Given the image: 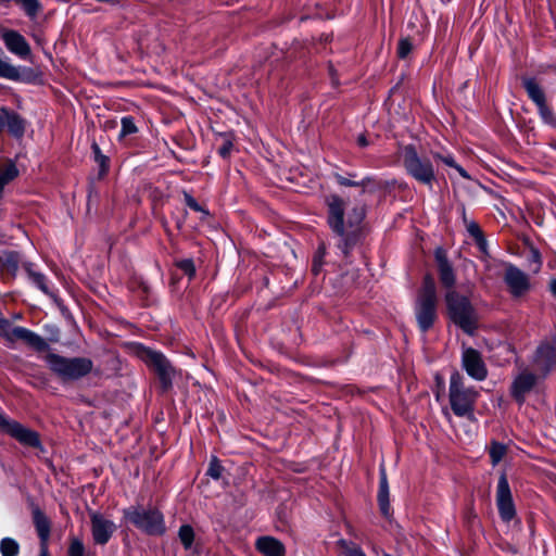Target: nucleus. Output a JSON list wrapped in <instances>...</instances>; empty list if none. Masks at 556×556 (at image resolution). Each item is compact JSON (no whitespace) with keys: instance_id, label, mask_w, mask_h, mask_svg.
I'll return each mask as SVG.
<instances>
[{"instance_id":"obj_24","label":"nucleus","mask_w":556,"mask_h":556,"mask_svg":"<svg viewBox=\"0 0 556 556\" xmlns=\"http://www.w3.org/2000/svg\"><path fill=\"white\" fill-rule=\"evenodd\" d=\"M465 228L468 235L473 239L479 251L483 255L489 256L488 241L479 224L476 220H472L471 223H468Z\"/></svg>"},{"instance_id":"obj_33","label":"nucleus","mask_w":556,"mask_h":556,"mask_svg":"<svg viewBox=\"0 0 556 556\" xmlns=\"http://www.w3.org/2000/svg\"><path fill=\"white\" fill-rule=\"evenodd\" d=\"M507 447L505 444L500 442H492L489 454L493 466L497 465L503 457L506 455Z\"/></svg>"},{"instance_id":"obj_46","label":"nucleus","mask_w":556,"mask_h":556,"mask_svg":"<svg viewBox=\"0 0 556 556\" xmlns=\"http://www.w3.org/2000/svg\"><path fill=\"white\" fill-rule=\"evenodd\" d=\"M15 420L9 419L1 410H0V429L4 432H9V428L12 427Z\"/></svg>"},{"instance_id":"obj_2","label":"nucleus","mask_w":556,"mask_h":556,"mask_svg":"<svg viewBox=\"0 0 556 556\" xmlns=\"http://www.w3.org/2000/svg\"><path fill=\"white\" fill-rule=\"evenodd\" d=\"M479 392L464 384L463 377L455 371L451 375L448 400L451 409L457 417L475 420V407Z\"/></svg>"},{"instance_id":"obj_26","label":"nucleus","mask_w":556,"mask_h":556,"mask_svg":"<svg viewBox=\"0 0 556 556\" xmlns=\"http://www.w3.org/2000/svg\"><path fill=\"white\" fill-rule=\"evenodd\" d=\"M0 77L10 79V80H18L21 79V72L18 67L14 66L5 59H3V50L0 48Z\"/></svg>"},{"instance_id":"obj_20","label":"nucleus","mask_w":556,"mask_h":556,"mask_svg":"<svg viewBox=\"0 0 556 556\" xmlns=\"http://www.w3.org/2000/svg\"><path fill=\"white\" fill-rule=\"evenodd\" d=\"M378 504L381 514L384 517H390L391 506L389 500V483L384 467L380 468L379 490H378Z\"/></svg>"},{"instance_id":"obj_45","label":"nucleus","mask_w":556,"mask_h":556,"mask_svg":"<svg viewBox=\"0 0 556 556\" xmlns=\"http://www.w3.org/2000/svg\"><path fill=\"white\" fill-rule=\"evenodd\" d=\"M92 150H93L94 155H96V161L100 164V166L103 169H106V167H108V157L104 156L103 154H101L100 148H99V146L97 143L92 144Z\"/></svg>"},{"instance_id":"obj_14","label":"nucleus","mask_w":556,"mask_h":556,"mask_svg":"<svg viewBox=\"0 0 556 556\" xmlns=\"http://www.w3.org/2000/svg\"><path fill=\"white\" fill-rule=\"evenodd\" d=\"M463 367L466 372L478 381H482L486 378L488 370L482 361L481 354L472 349H465L462 356Z\"/></svg>"},{"instance_id":"obj_37","label":"nucleus","mask_w":556,"mask_h":556,"mask_svg":"<svg viewBox=\"0 0 556 556\" xmlns=\"http://www.w3.org/2000/svg\"><path fill=\"white\" fill-rule=\"evenodd\" d=\"M176 266L181 269L190 279L195 276V267L191 258H185L176 262Z\"/></svg>"},{"instance_id":"obj_10","label":"nucleus","mask_w":556,"mask_h":556,"mask_svg":"<svg viewBox=\"0 0 556 556\" xmlns=\"http://www.w3.org/2000/svg\"><path fill=\"white\" fill-rule=\"evenodd\" d=\"M496 505L498 508L500 516L504 521L509 522L510 520L514 519L516 515V509L513 502L509 483L504 473L501 475L497 482Z\"/></svg>"},{"instance_id":"obj_19","label":"nucleus","mask_w":556,"mask_h":556,"mask_svg":"<svg viewBox=\"0 0 556 556\" xmlns=\"http://www.w3.org/2000/svg\"><path fill=\"white\" fill-rule=\"evenodd\" d=\"M1 114H3L4 126L8 131L15 138H22L26 130V121L16 112L2 106Z\"/></svg>"},{"instance_id":"obj_4","label":"nucleus","mask_w":556,"mask_h":556,"mask_svg":"<svg viewBox=\"0 0 556 556\" xmlns=\"http://www.w3.org/2000/svg\"><path fill=\"white\" fill-rule=\"evenodd\" d=\"M49 369L62 381H75L91 372L93 363L87 357H65L56 353L45 356Z\"/></svg>"},{"instance_id":"obj_49","label":"nucleus","mask_w":556,"mask_h":556,"mask_svg":"<svg viewBox=\"0 0 556 556\" xmlns=\"http://www.w3.org/2000/svg\"><path fill=\"white\" fill-rule=\"evenodd\" d=\"M458 211H459V214L462 216V220H463V224L465 227L468 225V223H471L473 220L467 216L466 207L464 204L459 205Z\"/></svg>"},{"instance_id":"obj_7","label":"nucleus","mask_w":556,"mask_h":556,"mask_svg":"<svg viewBox=\"0 0 556 556\" xmlns=\"http://www.w3.org/2000/svg\"><path fill=\"white\" fill-rule=\"evenodd\" d=\"M403 166L406 173L416 181L432 187L435 180V173L431 161L420 156L412 144L403 149Z\"/></svg>"},{"instance_id":"obj_38","label":"nucleus","mask_w":556,"mask_h":556,"mask_svg":"<svg viewBox=\"0 0 556 556\" xmlns=\"http://www.w3.org/2000/svg\"><path fill=\"white\" fill-rule=\"evenodd\" d=\"M223 472V466L220 465L217 457H213L210 462L208 468H207V476L211 478L218 480L222 477Z\"/></svg>"},{"instance_id":"obj_6","label":"nucleus","mask_w":556,"mask_h":556,"mask_svg":"<svg viewBox=\"0 0 556 556\" xmlns=\"http://www.w3.org/2000/svg\"><path fill=\"white\" fill-rule=\"evenodd\" d=\"M445 302L450 318L465 332L472 333L476 328V313L467 296L455 290H448Z\"/></svg>"},{"instance_id":"obj_17","label":"nucleus","mask_w":556,"mask_h":556,"mask_svg":"<svg viewBox=\"0 0 556 556\" xmlns=\"http://www.w3.org/2000/svg\"><path fill=\"white\" fill-rule=\"evenodd\" d=\"M434 258H435V262L438 265L439 277H440L441 283L445 288L453 290L452 288L454 287V285L456 282V277L454 274L453 266L447 258L445 250L442 248H437L434 251Z\"/></svg>"},{"instance_id":"obj_32","label":"nucleus","mask_w":556,"mask_h":556,"mask_svg":"<svg viewBox=\"0 0 556 556\" xmlns=\"http://www.w3.org/2000/svg\"><path fill=\"white\" fill-rule=\"evenodd\" d=\"M3 266L15 276L20 266V254L15 251L7 252L3 257Z\"/></svg>"},{"instance_id":"obj_41","label":"nucleus","mask_w":556,"mask_h":556,"mask_svg":"<svg viewBox=\"0 0 556 556\" xmlns=\"http://www.w3.org/2000/svg\"><path fill=\"white\" fill-rule=\"evenodd\" d=\"M324 256L325 248H319L316 254L314 255L312 264V271L315 276H317L321 270Z\"/></svg>"},{"instance_id":"obj_28","label":"nucleus","mask_w":556,"mask_h":556,"mask_svg":"<svg viewBox=\"0 0 556 556\" xmlns=\"http://www.w3.org/2000/svg\"><path fill=\"white\" fill-rule=\"evenodd\" d=\"M538 109V114L542 122L546 125H549L553 128H556V115L553 109L547 104V101L535 105Z\"/></svg>"},{"instance_id":"obj_15","label":"nucleus","mask_w":556,"mask_h":556,"mask_svg":"<svg viewBox=\"0 0 556 556\" xmlns=\"http://www.w3.org/2000/svg\"><path fill=\"white\" fill-rule=\"evenodd\" d=\"M31 517L36 532L40 540L39 556H49L48 541L51 533V521L38 506H33Z\"/></svg>"},{"instance_id":"obj_53","label":"nucleus","mask_w":556,"mask_h":556,"mask_svg":"<svg viewBox=\"0 0 556 556\" xmlns=\"http://www.w3.org/2000/svg\"><path fill=\"white\" fill-rule=\"evenodd\" d=\"M383 556H392V555H390V554H384Z\"/></svg>"},{"instance_id":"obj_40","label":"nucleus","mask_w":556,"mask_h":556,"mask_svg":"<svg viewBox=\"0 0 556 556\" xmlns=\"http://www.w3.org/2000/svg\"><path fill=\"white\" fill-rule=\"evenodd\" d=\"M413 45L408 38H402L397 45V56L400 59H405L412 51Z\"/></svg>"},{"instance_id":"obj_22","label":"nucleus","mask_w":556,"mask_h":556,"mask_svg":"<svg viewBox=\"0 0 556 556\" xmlns=\"http://www.w3.org/2000/svg\"><path fill=\"white\" fill-rule=\"evenodd\" d=\"M18 168L12 160L0 162V200L3 198L4 188L18 177Z\"/></svg>"},{"instance_id":"obj_21","label":"nucleus","mask_w":556,"mask_h":556,"mask_svg":"<svg viewBox=\"0 0 556 556\" xmlns=\"http://www.w3.org/2000/svg\"><path fill=\"white\" fill-rule=\"evenodd\" d=\"M256 547L264 556L286 555V548L283 544L271 536L260 538L256 542Z\"/></svg>"},{"instance_id":"obj_23","label":"nucleus","mask_w":556,"mask_h":556,"mask_svg":"<svg viewBox=\"0 0 556 556\" xmlns=\"http://www.w3.org/2000/svg\"><path fill=\"white\" fill-rule=\"evenodd\" d=\"M521 84H522V87L525 88L529 99L535 105L547 101L544 89L540 86V84L538 83V80L535 78L522 77Z\"/></svg>"},{"instance_id":"obj_31","label":"nucleus","mask_w":556,"mask_h":556,"mask_svg":"<svg viewBox=\"0 0 556 556\" xmlns=\"http://www.w3.org/2000/svg\"><path fill=\"white\" fill-rule=\"evenodd\" d=\"M18 4L27 16L34 18L41 10L39 0H14Z\"/></svg>"},{"instance_id":"obj_16","label":"nucleus","mask_w":556,"mask_h":556,"mask_svg":"<svg viewBox=\"0 0 556 556\" xmlns=\"http://www.w3.org/2000/svg\"><path fill=\"white\" fill-rule=\"evenodd\" d=\"M536 383V376L529 370L521 371L513 381L510 387L511 396L519 403L525 402L526 395Z\"/></svg>"},{"instance_id":"obj_8","label":"nucleus","mask_w":556,"mask_h":556,"mask_svg":"<svg viewBox=\"0 0 556 556\" xmlns=\"http://www.w3.org/2000/svg\"><path fill=\"white\" fill-rule=\"evenodd\" d=\"M140 358L157 375L164 391L172 387L175 370L168 359L160 352L141 346L138 352Z\"/></svg>"},{"instance_id":"obj_11","label":"nucleus","mask_w":556,"mask_h":556,"mask_svg":"<svg viewBox=\"0 0 556 556\" xmlns=\"http://www.w3.org/2000/svg\"><path fill=\"white\" fill-rule=\"evenodd\" d=\"M0 39L3 41L5 48L12 54L22 60H27L31 55V49L25 37L14 29L0 30Z\"/></svg>"},{"instance_id":"obj_43","label":"nucleus","mask_w":556,"mask_h":556,"mask_svg":"<svg viewBox=\"0 0 556 556\" xmlns=\"http://www.w3.org/2000/svg\"><path fill=\"white\" fill-rule=\"evenodd\" d=\"M339 544L345 548L346 556H367L359 546L354 545L353 547H349L345 540H340Z\"/></svg>"},{"instance_id":"obj_3","label":"nucleus","mask_w":556,"mask_h":556,"mask_svg":"<svg viewBox=\"0 0 556 556\" xmlns=\"http://www.w3.org/2000/svg\"><path fill=\"white\" fill-rule=\"evenodd\" d=\"M437 303L438 298L434 279L432 276L426 275L415 302V317L422 332H427L432 328L438 319Z\"/></svg>"},{"instance_id":"obj_35","label":"nucleus","mask_w":556,"mask_h":556,"mask_svg":"<svg viewBox=\"0 0 556 556\" xmlns=\"http://www.w3.org/2000/svg\"><path fill=\"white\" fill-rule=\"evenodd\" d=\"M178 536L186 549H189L192 546L194 540V532L191 526H181L178 531Z\"/></svg>"},{"instance_id":"obj_47","label":"nucleus","mask_w":556,"mask_h":556,"mask_svg":"<svg viewBox=\"0 0 556 556\" xmlns=\"http://www.w3.org/2000/svg\"><path fill=\"white\" fill-rule=\"evenodd\" d=\"M458 211H459V214L462 216V220H463V224L465 227L468 225V223H471L473 220L467 216L466 207L464 204L459 205Z\"/></svg>"},{"instance_id":"obj_5","label":"nucleus","mask_w":556,"mask_h":556,"mask_svg":"<svg viewBox=\"0 0 556 556\" xmlns=\"http://www.w3.org/2000/svg\"><path fill=\"white\" fill-rule=\"evenodd\" d=\"M127 521L149 535H162L166 531L163 514L155 507L132 505L123 510Z\"/></svg>"},{"instance_id":"obj_50","label":"nucleus","mask_w":556,"mask_h":556,"mask_svg":"<svg viewBox=\"0 0 556 556\" xmlns=\"http://www.w3.org/2000/svg\"><path fill=\"white\" fill-rule=\"evenodd\" d=\"M357 144L362 148H365L369 144L366 136L364 134H361L358 137H357Z\"/></svg>"},{"instance_id":"obj_29","label":"nucleus","mask_w":556,"mask_h":556,"mask_svg":"<svg viewBox=\"0 0 556 556\" xmlns=\"http://www.w3.org/2000/svg\"><path fill=\"white\" fill-rule=\"evenodd\" d=\"M433 159L439 160L442 163H444L446 166H450L457 170V173L465 179H470V175L467 173V170L462 167L459 164L456 163L454 156L452 154H440V153H433Z\"/></svg>"},{"instance_id":"obj_51","label":"nucleus","mask_w":556,"mask_h":556,"mask_svg":"<svg viewBox=\"0 0 556 556\" xmlns=\"http://www.w3.org/2000/svg\"><path fill=\"white\" fill-rule=\"evenodd\" d=\"M548 290L551 291L552 295L556 299V277H553L549 280Z\"/></svg>"},{"instance_id":"obj_34","label":"nucleus","mask_w":556,"mask_h":556,"mask_svg":"<svg viewBox=\"0 0 556 556\" xmlns=\"http://www.w3.org/2000/svg\"><path fill=\"white\" fill-rule=\"evenodd\" d=\"M223 139L222 146L218 148V154L223 159L229 157L233 148V135L231 132L220 134Z\"/></svg>"},{"instance_id":"obj_13","label":"nucleus","mask_w":556,"mask_h":556,"mask_svg":"<svg viewBox=\"0 0 556 556\" xmlns=\"http://www.w3.org/2000/svg\"><path fill=\"white\" fill-rule=\"evenodd\" d=\"M4 337L10 342L22 340L37 352L48 351L50 348L45 338L22 326L14 327L10 332L4 333Z\"/></svg>"},{"instance_id":"obj_44","label":"nucleus","mask_w":556,"mask_h":556,"mask_svg":"<svg viewBox=\"0 0 556 556\" xmlns=\"http://www.w3.org/2000/svg\"><path fill=\"white\" fill-rule=\"evenodd\" d=\"M184 198H185V202L186 204L193 211L195 212H202L204 213L205 215H208V212L206 210H204L198 202L197 200L189 193L185 192L184 193Z\"/></svg>"},{"instance_id":"obj_36","label":"nucleus","mask_w":556,"mask_h":556,"mask_svg":"<svg viewBox=\"0 0 556 556\" xmlns=\"http://www.w3.org/2000/svg\"><path fill=\"white\" fill-rule=\"evenodd\" d=\"M122 129L119 132V137H126L128 135L136 134L138 128L135 124V119L132 116H124L121 119Z\"/></svg>"},{"instance_id":"obj_12","label":"nucleus","mask_w":556,"mask_h":556,"mask_svg":"<svg viewBox=\"0 0 556 556\" xmlns=\"http://www.w3.org/2000/svg\"><path fill=\"white\" fill-rule=\"evenodd\" d=\"M91 533L97 545H105L116 531V525L98 511L90 513Z\"/></svg>"},{"instance_id":"obj_39","label":"nucleus","mask_w":556,"mask_h":556,"mask_svg":"<svg viewBox=\"0 0 556 556\" xmlns=\"http://www.w3.org/2000/svg\"><path fill=\"white\" fill-rule=\"evenodd\" d=\"M528 261L531 264H534L533 273H538L541 269V267H542V256H541L540 251L536 248H534V247L530 248L529 255H528Z\"/></svg>"},{"instance_id":"obj_42","label":"nucleus","mask_w":556,"mask_h":556,"mask_svg":"<svg viewBox=\"0 0 556 556\" xmlns=\"http://www.w3.org/2000/svg\"><path fill=\"white\" fill-rule=\"evenodd\" d=\"M85 547L80 540L73 539L68 547V556H84Z\"/></svg>"},{"instance_id":"obj_25","label":"nucleus","mask_w":556,"mask_h":556,"mask_svg":"<svg viewBox=\"0 0 556 556\" xmlns=\"http://www.w3.org/2000/svg\"><path fill=\"white\" fill-rule=\"evenodd\" d=\"M24 269H25L29 280L39 290H41L45 294H49V295L51 294V291H50L48 282H47V277L42 273L36 271L33 268V264H30V263H25L24 264Z\"/></svg>"},{"instance_id":"obj_48","label":"nucleus","mask_w":556,"mask_h":556,"mask_svg":"<svg viewBox=\"0 0 556 556\" xmlns=\"http://www.w3.org/2000/svg\"><path fill=\"white\" fill-rule=\"evenodd\" d=\"M458 211H459V214L462 216V220H463V224L465 227L468 225V223H471L473 220L467 216L466 207L464 204L459 205Z\"/></svg>"},{"instance_id":"obj_9","label":"nucleus","mask_w":556,"mask_h":556,"mask_svg":"<svg viewBox=\"0 0 556 556\" xmlns=\"http://www.w3.org/2000/svg\"><path fill=\"white\" fill-rule=\"evenodd\" d=\"M503 280L515 299L526 295L531 290L530 277L513 264H506Z\"/></svg>"},{"instance_id":"obj_1","label":"nucleus","mask_w":556,"mask_h":556,"mask_svg":"<svg viewBox=\"0 0 556 556\" xmlns=\"http://www.w3.org/2000/svg\"><path fill=\"white\" fill-rule=\"evenodd\" d=\"M328 206V225L331 230L340 237L338 248L344 255H348L355 244L359 224L364 218L362 210H354L344 220L345 202L339 195L332 194L326 199Z\"/></svg>"},{"instance_id":"obj_52","label":"nucleus","mask_w":556,"mask_h":556,"mask_svg":"<svg viewBox=\"0 0 556 556\" xmlns=\"http://www.w3.org/2000/svg\"><path fill=\"white\" fill-rule=\"evenodd\" d=\"M9 327V321L0 317V333H3L4 329Z\"/></svg>"},{"instance_id":"obj_30","label":"nucleus","mask_w":556,"mask_h":556,"mask_svg":"<svg viewBox=\"0 0 556 556\" xmlns=\"http://www.w3.org/2000/svg\"><path fill=\"white\" fill-rule=\"evenodd\" d=\"M0 552L2 556H17L20 544L12 538H3L0 542Z\"/></svg>"},{"instance_id":"obj_27","label":"nucleus","mask_w":556,"mask_h":556,"mask_svg":"<svg viewBox=\"0 0 556 556\" xmlns=\"http://www.w3.org/2000/svg\"><path fill=\"white\" fill-rule=\"evenodd\" d=\"M334 178H336L337 182L341 186L362 187L363 192H365L366 190L372 191V187L375 186V180L371 177H365L361 181H355V180L349 179L340 174H336Z\"/></svg>"},{"instance_id":"obj_18","label":"nucleus","mask_w":556,"mask_h":556,"mask_svg":"<svg viewBox=\"0 0 556 556\" xmlns=\"http://www.w3.org/2000/svg\"><path fill=\"white\" fill-rule=\"evenodd\" d=\"M8 434H10L23 445L41 448V442L38 432L24 427L18 421H14V424H12V427L9 428Z\"/></svg>"}]
</instances>
